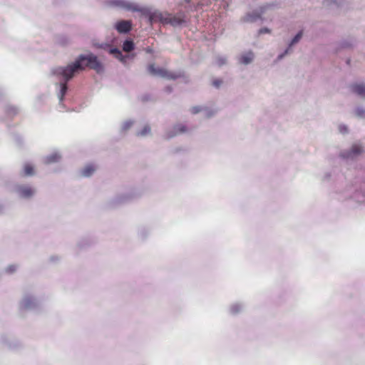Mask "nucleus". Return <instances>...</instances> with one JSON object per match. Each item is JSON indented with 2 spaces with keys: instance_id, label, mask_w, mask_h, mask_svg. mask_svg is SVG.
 I'll use <instances>...</instances> for the list:
<instances>
[{
  "instance_id": "1",
  "label": "nucleus",
  "mask_w": 365,
  "mask_h": 365,
  "mask_svg": "<svg viewBox=\"0 0 365 365\" xmlns=\"http://www.w3.org/2000/svg\"><path fill=\"white\" fill-rule=\"evenodd\" d=\"M86 67L95 70L100 73L103 71V66L98 61L97 57L93 54L80 55L76 61L66 67H58L54 70V73L63 77L65 82L61 83L60 101H63L65 94L67 92V82L71 79L74 75L80 71L85 70Z\"/></svg>"
},
{
  "instance_id": "2",
  "label": "nucleus",
  "mask_w": 365,
  "mask_h": 365,
  "mask_svg": "<svg viewBox=\"0 0 365 365\" xmlns=\"http://www.w3.org/2000/svg\"><path fill=\"white\" fill-rule=\"evenodd\" d=\"M152 24L154 21H159L163 24H170L173 26H179L185 21V16L180 15L173 16L170 14H163L160 11H154L150 14L149 17Z\"/></svg>"
},
{
  "instance_id": "3",
  "label": "nucleus",
  "mask_w": 365,
  "mask_h": 365,
  "mask_svg": "<svg viewBox=\"0 0 365 365\" xmlns=\"http://www.w3.org/2000/svg\"><path fill=\"white\" fill-rule=\"evenodd\" d=\"M148 72L153 76H159L168 79H175L177 76L170 73L163 68H156L154 64H150L148 67Z\"/></svg>"
},
{
  "instance_id": "4",
  "label": "nucleus",
  "mask_w": 365,
  "mask_h": 365,
  "mask_svg": "<svg viewBox=\"0 0 365 365\" xmlns=\"http://www.w3.org/2000/svg\"><path fill=\"white\" fill-rule=\"evenodd\" d=\"M115 29L120 34L129 32L132 29V23L130 21H120L115 24Z\"/></svg>"
},
{
  "instance_id": "5",
  "label": "nucleus",
  "mask_w": 365,
  "mask_h": 365,
  "mask_svg": "<svg viewBox=\"0 0 365 365\" xmlns=\"http://www.w3.org/2000/svg\"><path fill=\"white\" fill-rule=\"evenodd\" d=\"M19 192L23 197H29L34 195V191L31 187L22 185L19 187Z\"/></svg>"
},
{
  "instance_id": "6",
  "label": "nucleus",
  "mask_w": 365,
  "mask_h": 365,
  "mask_svg": "<svg viewBox=\"0 0 365 365\" xmlns=\"http://www.w3.org/2000/svg\"><path fill=\"white\" fill-rule=\"evenodd\" d=\"M351 91L361 96L362 97H365V85L362 83H356L351 86Z\"/></svg>"
},
{
  "instance_id": "7",
  "label": "nucleus",
  "mask_w": 365,
  "mask_h": 365,
  "mask_svg": "<svg viewBox=\"0 0 365 365\" xmlns=\"http://www.w3.org/2000/svg\"><path fill=\"white\" fill-rule=\"evenodd\" d=\"M253 58H254L253 53L251 51H249V52L245 53L241 56L240 62L244 64H248L250 62H252Z\"/></svg>"
},
{
  "instance_id": "8",
  "label": "nucleus",
  "mask_w": 365,
  "mask_h": 365,
  "mask_svg": "<svg viewBox=\"0 0 365 365\" xmlns=\"http://www.w3.org/2000/svg\"><path fill=\"white\" fill-rule=\"evenodd\" d=\"M261 16L257 14H247L242 18V21L244 22H253L257 19H259Z\"/></svg>"
},
{
  "instance_id": "9",
  "label": "nucleus",
  "mask_w": 365,
  "mask_h": 365,
  "mask_svg": "<svg viewBox=\"0 0 365 365\" xmlns=\"http://www.w3.org/2000/svg\"><path fill=\"white\" fill-rule=\"evenodd\" d=\"M24 175L31 176L34 175V168L32 165L26 163L24 166Z\"/></svg>"
},
{
  "instance_id": "10",
  "label": "nucleus",
  "mask_w": 365,
  "mask_h": 365,
  "mask_svg": "<svg viewBox=\"0 0 365 365\" xmlns=\"http://www.w3.org/2000/svg\"><path fill=\"white\" fill-rule=\"evenodd\" d=\"M95 170L96 168L93 165H88L82 170V175L84 177H89Z\"/></svg>"
},
{
  "instance_id": "11",
  "label": "nucleus",
  "mask_w": 365,
  "mask_h": 365,
  "mask_svg": "<svg viewBox=\"0 0 365 365\" xmlns=\"http://www.w3.org/2000/svg\"><path fill=\"white\" fill-rule=\"evenodd\" d=\"M362 152V148L359 145H354L351 149L350 153L348 157H354Z\"/></svg>"
},
{
  "instance_id": "12",
  "label": "nucleus",
  "mask_w": 365,
  "mask_h": 365,
  "mask_svg": "<svg viewBox=\"0 0 365 365\" xmlns=\"http://www.w3.org/2000/svg\"><path fill=\"white\" fill-rule=\"evenodd\" d=\"M134 48V43L131 40H126L123 45V49L125 52H130Z\"/></svg>"
},
{
  "instance_id": "13",
  "label": "nucleus",
  "mask_w": 365,
  "mask_h": 365,
  "mask_svg": "<svg viewBox=\"0 0 365 365\" xmlns=\"http://www.w3.org/2000/svg\"><path fill=\"white\" fill-rule=\"evenodd\" d=\"M114 4L116 6L127 9H133L131 4L126 2L124 0H116Z\"/></svg>"
},
{
  "instance_id": "14",
  "label": "nucleus",
  "mask_w": 365,
  "mask_h": 365,
  "mask_svg": "<svg viewBox=\"0 0 365 365\" xmlns=\"http://www.w3.org/2000/svg\"><path fill=\"white\" fill-rule=\"evenodd\" d=\"M60 159V155L57 153L52 154L47 157L46 162L48 163L56 162Z\"/></svg>"
},
{
  "instance_id": "15",
  "label": "nucleus",
  "mask_w": 365,
  "mask_h": 365,
  "mask_svg": "<svg viewBox=\"0 0 365 365\" xmlns=\"http://www.w3.org/2000/svg\"><path fill=\"white\" fill-rule=\"evenodd\" d=\"M110 53L113 54L117 58L120 59L123 56L122 53L118 48H111Z\"/></svg>"
},
{
  "instance_id": "16",
  "label": "nucleus",
  "mask_w": 365,
  "mask_h": 365,
  "mask_svg": "<svg viewBox=\"0 0 365 365\" xmlns=\"http://www.w3.org/2000/svg\"><path fill=\"white\" fill-rule=\"evenodd\" d=\"M150 132V128L149 125H145L143 129L138 133V135L144 136Z\"/></svg>"
},
{
  "instance_id": "17",
  "label": "nucleus",
  "mask_w": 365,
  "mask_h": 365,
  "mask_svg": "<svg viewBox=\"0 0 365 365\" xmlns=\"http://www.w3.org/2000/svg\"><path fill=\"white\" fill-rule=\"evenodd\" d=\"M302 31H299L295 36L294 38L292 39V42H291V44L290 46L297 43L299 39L302 38Z\"/></svg>"
},
{
  "instance_id": "18",
  "label": "nucleus",
  "mask_w": 365,
  "mask_h": 365,
  "mask_svg": "<svg viewBox=\"0 0 365 365\" xmlns=\"http://www.w3.org/2000/svg\"><path fill=\"white\" fill-rule=\"evenodd\" d=\"M175 129L178 130V133H183L186 131V127L183 125H179L175 127Z\"/></svg>"
},
{
  "instance_id": "19",
  "label": "nucleus",
  "mask_w": 365,
  "mask_h": 365,
  "mask_svg": "<svg viewBox=\"0 0 365 365\" xmlns=\"http://www.w3.org/2000/svg\"><path fill=\"white\" fill-rule=\"evenodd\" d=\"M201 110L200 107L199 106H193L191 108L190 111L192 114H196Z\"/></svg>"
},
{
  "instance_id": "20",
  "label": "nucleus",
  "mask_w": 365,
  "mask_h": 365,
  "mask_svg": "<svg viewBox=\"0 0 365 365\" xmlns=\"http://www.w3.org/2000/svg\"><path fill=\"white\" fill-rule=\"evenodd\" d=\"M16 270V265H9L7 269H6V271L7 272L9 273H12V272H14Z\"/></svg>"
},
{
  "instance_id": "21",
  "label": "nucleus",
  "mask_w": 365,
  "mask_h": 365,
  "mask_svg": "<svg viewBox=\"0 0 365 365\" xmlns=\"http://www.w3.org/2000/svg\"><path fill=\"white\" fill-rule=\"evenodd\" d=\"M222 81L220 79H216L213 81L212 85L217 88L220 87V86L222 84Z\"/></svg>"
},
{
  "instance_id": "22",
  "label": "nucleus",
  "mask_w": 365,
  "mask_h": 365,
  "mask_svg": "<svg viewBox=\"0 0 365 365\" xmlns=\"http://www.w3.org/2000/svg\"><path fill=\"white\" fill-rule=\"evenodd\" d=\"M265 33H270V30L267 28H262V29H259V34H265Z\"/></svg>"
},
{
  "instance_id": "23",
  "label": "nucleus",
  "mask_w": 365,
  "mask_h": 365,
  "mask_svg": "<svg viewBox=\"0 0 365 365\" xmlns=\"http://www.w3.org/2000/svg\"><path fill=\"white\" fill-rule=\"evenodd\" d=\"M339 130L342 133H345L347 132V128L345 125H340Z\"/></svg>"
},
{
  "instance_id": "24",
  "label": "nucleus",
  "mask_w": 365,
  "mask_h": 365,
  "mask_svg": "<svg viewBox=\"0 0 365 365\" xmlns=\"http://www.w3.org/2000/svg\"><path fill=\"white\" fill-rule=\"evenodd\" d=\"M364 113V111H361H361H359H359H358V115H359V116H361V117H362V116H363Z\"/></svg>"
},
{
  "instance_id": "25",
  "label": "nucleus",
  "mask_w": 365,
  "mask_h": 365,
  "mask_svg": "<svg viewBox=\"0 0 365 365\" xmlns=\"http://www.w3.org/2000/svg\"><path fill=\"white\" fill-rule=\"evenodd\" d=\"M12 110L14 111V113H16V108H12Z\"/></svg>"
},
{
  "instance_id": "26",
  "label": "nucleus",
  "mask_w": 365,
  "mask_h": 365,
  "mask_svg": "<svg viewBox=\"0 0 365 365\" xmlns=\"http://www.w3.org/2000/svg\"><path fill=\"white\" fill-rule=\"evenodd\" d=\"M190 1H191V0H185V1L186 3H189V2H190Z\"/></svg>"
}]
</instances>
